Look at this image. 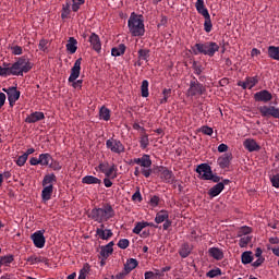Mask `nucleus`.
<instances>
[{
  "label": "nucleus",
  "mask_w": 279,
  "mask_h": 279,
  "mask_svg": "<svg viewBox=\"0 0 279 279\" xmlns=\"http://www.w3.org/2000/svg\"><path fill=\"white\" fill-rule=\"evenodd\" d=\"M221 270H220V268H217L216 270H210V271H208L207 274H206V277H208V278H216V277H219V276H221Z\"/></svg>",
  "instance_id": "52"
},
{
  "label": "nucleus",
  "mask_w": 279,
  "mask_h": 279,
  "mask_svg": "<svg viewBox=\"0 0 279 279\" xmlns=\"http://www.w3.org/2000/svg\"><path fill=\"white\" fill-rule=\"evenodd\" d=\"M53 160L49 153L40 154L39 155V165L41 167H49V163Z\"/></svg>",
  "instance_id": "29"
},
{
  "label": "nucleus",
  "mask_w": 279,
  "mask_h": 279,
  "mask_svg": "<svg viewBox=\"0 0 279 279\" xmlns=\"http://www.w3.org/2000/svg\"><path fill=\"white\" fill-rule=\"evenodd\" d=\"M34 64L29 62L28 58L21 57L15 63L11 66V75L23 76V73H29Z\"/></svg>",
  "instance_id": "5"
},
{
  "label": "nucleus",
  "mask_w": 279,
  "mask_h": 279,
  "mask_svg": "<svg viewBox=\"0 0 279 279\" xmlns=\"http://www.w3.org/2000/svg\"><path fill=\"white\" fill-rule=\"evenodd\" d=\"M132 201L137 203H141L143 201L140 187H137L136 192L132 195Z\"/></svg>",
  "instance_id": "50"
},
{
  "label": "nucleus",
  "mask_w": 279,
  "mask_h": 279,
  "mask_svg": "<svg viewBox=\"0 0 279 279\" xmlns=\"http://www.w3.org/2000/svg\"><path fill=\"white\" fill-rule=\"evenodd\" d=\"M159 203H160V197L157 196V195H154V196L150 198V202H149V204H150V206H151L153 208L158 207Z\"/></svg>",
  "instance_id": "54"
},
{
  "label": "nucleus",
  "mask_w": 279,
  "mask_h": 279,
  "mask_svg": "<svg viewBox=\"0 0 279 279\" xmlns=\"http://www.w3.org/2000/svg\"><path fill=\"white\" fill-rule=\"evenodd\" d=\"M126 46L124 44H120L118 47H113L111 50V56L114 58L122 57L125 53Z\"/></svg>",
  "instance_id": "27"
},
{
  "label": "nucleus",
  "mask_w": 279,
  "mask_h": 279,
  "mask_svg": "<svg viewBox=\"0 0 279 279\" xmlns=\"http://www.w3.org/2000/svg\"><path fill=\"white\" fill-rule=\"evenodd\" d=\"M10 63H3V66H0V76L7 77V75H12Z\"/></svg>",
  "instance_id": "40"
},
{
  "label": "nucleus",
  "mask_w": 279,
  "mask_h": 279,
  "mask_svg": "<svg viewBox=\"0 0 279 279\" xmlns=\"http://www.w3.org/2000/svg\"><path fill=\"white\" fill-rule=\"evenodd\" d=\"M172 96V89L171 88H163L162 89V98L159 99V104L160 105H165L167 102H169V99Z\"/></svg>",
  "instance_id": "32"
},
{
  "label": "nucleus",
  "mask_w": 279,
  "mask_h": 279,
  "mask_svg": "<svg viewBox=\"0 0 279 279\" xmlns=\"http://www.w3.org/2000/svg\"><path fill=\"white\" fill-rule=\"evenodd\" d=\"M27 155H22L19 156L17 159L15 160V165H17V167H25V162H27Z\"/></svg>",
  "instance_id": "48"
},
{
  "label": "nucleus",
  "mask_w": 279,
  "mask_h": 279,
  "mask_svg": "<svg viewBox=\"0 0 279 279\" xmlns=\"http://www.w3.org/2000/svg\"><path fill=\"white\" fill-rule=\"evenodd\" d=\"M134 163L141 167V172L145 178H149L153 173L151 166L153 160L149 157V154H144L141 158H135Z\"/></svg>",
  "instance_id": "6"
},
{
  "label": "nucleus",
  "mask_w": 279,
  "mask_h": 279,
  "mask_svg": "<svg viewBox=\"0 0 279 279\" xmlns=\"http://www.w3.org/2000/svg\"><path fill=\"white\" fill-rule=\"evenodd\" d=\"M99 118L104 121H110V109L106 107H101L99 109Z\"/></svg>",
  "instance_id": "38"
},
{
  "label": "nucleus",
  "mask_w": 279,
  "mask_h": 279,
  "mask_svg": "<svg viewBox=\"0 0 279 279\" xmlns=\"http://www.w3.org/2000/svg\"><path fill=\"white\" fill-rule=\"evenodd\" d=\"M223 192V184L217 183L208 190V195L210 198L218 197L220 193Z\"/></svg>",
  "instance_id": "22"
},
{
  "label": "nucleus",
  "mask_w": 279,
  "mask_h": 279,
  "mask_svg": "<svg viewBox=\"0 0 279 279\" xmlns=\"http://www.w3.org/2000/svg\"><path fill=\"white\" fill-rule=\"evenodd\" d=\"M253 98L256 102L268 104V102L272 101L274 95L271 92H269L267 89H263V90L254 93Z\"/></svg>",
  "instance_id": "13"
},
{
  "label": "nucleus",
  "mask_w": 279,
  "mask_h": 279,
  "mask_svg": "<svg viewBox=\"0 0 279 279\" xmlns=\"http://www.w3.org/2000/svg\"><path fill=\"white\" fill-rule=\"evenodd\" d=\"M270 182L275 189H279V173L270 178Z\"/></svg>",
  "instance_id": "58"
},
{
  "label": "nucleus",
  "mask_w": 279,
  "mask_h": 279,
  "mask_svg": "<svg viewBox=\"0 0 279 279\" xmlns=\"http://www.w3.org/2000/svg\"><path fill=\"white\" fill-rule=\"evenodd\" d=\"M14 263V255H5L0 257V266L1 267H10Z\"/></svg>",
  "instance_id": "35"
},
{
  "label": "nucleus",
  "mask_w": 279,
  "mask_h": 279,
  "mask_svg": "<svg viewBox=\"0 0 279 279\" xmlns=\"http://www.w3.org/2000/svg\"><path fill=\"white\" fill-rule=\"evenodd\" d=\"M205 92L204 84L199 83L195 77L190 81V88L187 89L190 97L204 95Z\"/></svg>",
  "instance_id": "10"
},
{
  "label": "nucleus",
  "mask_w": 279,
  "mask_h": 279,
  "mask_svg": "<svg viewBox=\"0 0 279 279\" xmlns=\"http://www.w3.org/2000/svg\"><path fill=\"white\" fill-rule=\"evenodd\" d=\"M243 146L246 150L248 151H257L260 149V145L257 144V142L251 137H247L244 142H243Z\"/></svg>",
  "instance_id": "17"
},
{
  "label": "nucleus",
  "mask_w": 279,
  "mask_h": 279,
  "mask_svg": "<svg viewBox=\"0 0 279 279\" xmlns=\"http://www.w3.org/2000/svg\"><path fill=\"white\" fill-rule=\"evenodd\" d=\"M220 49L219 45L217 43L207 41V43H198L195 44L193 47H191V50L194 56H199L202 53L203 56L213 58L215 57L216 52H218Z\"/></svg>",
  "instance_id": "2"
},
{
  "label": "nucleus",
  "mask_w": 279,
  "mask_h": 279,
  "mask_svg": "<svg viewBox=\"0 0 279 279\" xmlns=\"http://www.w3.org/2000/svg\"><path fill=\"white\" fill-rule=\"evenodd\" d=\"M78 49V41L74 37H71V53H75Z\"/></svg>",
  "instance_id": "53"
},
{
  "label": "nucleus",
  "mask_w": 279,
  "mask_h": 279,
  "mask_svg": "<svg viewBox=\"0 0 279 279\" xmlns=\"http://www.w3.org/2000/svg\"><path fill=\"white\" fill-rule=\"evenodd\" d=\"M109 167V162H100L98 168L101 173L106 175L107 169Z\"/></svg>",
  "instance_id": "60"
},
{
  "label": "nucleus",
  "mask_w": 279,
  "mask_h": 279,
  "mask_svg": "<svg viewBox=\"0 0 279 279\" xmlns=\"http://www.w3.org/2000/svg\"><path fill=\"white\" fill-rule=\"evenodd\" d=\"M96 234L98 238H100L102 241H109L111 236H113V232L110 229L105 230H96Z\"/></svg>",
  "instance_id": "28"
},
{
  "label": "nucleus",
  "mask_w": 279,
  "mask_h": 279,
  "mask_svg": "<svg viewBox=\"0 0 279 279\" xmlns=\"http://www.w3.org/2000/svg\"><path fill=\"white\" fill-rule=\"evenodd\" d=\"M116 216V211L110 204H106L102 207H94L88 213V217L96 221L97 223H104Z\"/></svg>",
  "instance_id": "1"
},
{
  "label": "nucleus",
  "mask_w": 279,
  "mask_h": 279,
  "mask_svg": "<svg viewBox=\"0 0 279 279\" xmlns=\"http://www.w3.org/2000/svg\"><path fill=\"white\" fill-rule=\"evenodd\" d=\"M118 246L120 250H126V247L130 246V240L128 239H121L119 242H118Z\"/></svg>",
  "instance_id": "51"
},
{
  "label": "nucleus",
  "mask_w": 279,
  "mask_h": 279,
  "mask_svg": "<svg viewBox=\"0 0 279 279\" xmlns=\"http://www.w3.org/2000/svg\"><path fill=\"white\" fill-rule=\"evenodd\" d=\"M71 4H69V2H66L65 4H63V10L61 13V19H69V15L71 14Z\"/></svg>",
  "instance_id": "46"
},
{
  "label": "nucleus",
  "mask_w": 279,
  "mask_h": 279,
  "mask_svg": "<svg viewBox=\"0 0 279 279\" xmlns=\"http://www.w3.org/2000/svg\"><path fill=\"white\" fill-rule=\"evenodd\" d=\"M83 184H101V180L94 175L83 177Z\"/></svg>",
  "instance_id": "37"
},
{
  "label": "nucleus",
  "mask_w": 279,
  "mask_h": 279,
  "mask_svg": "<svg viewBox=\"0 0 279 279\" xmlns=\"http://www.w3.org/2000/svg\"><path fill=\"white\" fill-rule=\"evenodd\" d=\"M149 146V135L148 134H144L141 136L140 140V147L142 149H146Z\"/></svg>",
  "instance_id": "43"
},
{
  "label": "nucleus",
  "mask_w": 279,
  "mask_h": 279,
  "mask_svg": "<svg viewBox=\"0 0 279 279\" xmlns=\"http://www.w3.org/2000/svg\"><path fill=\"white\" fill-rule=\"evenodd\" d=\"M88 272V266L83 267L77 279H86Z\"/></svg>",
  "instance_id": "61"
},
{
  "label": "nucleus",
  "mask_w": 279,
  "mask_h": 279,
  "mask_svg": "<svg viewBox=\"0 0 279 279\" xmlns=\"http://www.w3.org/2000/svg\"><path fill=\"white\" fill-rule=\"evenodd\" d=\"M169 218V211L168 210H159L155 217V223L161 225L165 223V221Z\"/></svg>",
  "instance_id": "23"
},
{
  "label": "nucleus",
  "mask_w": 279,
  "mask_h": 279,
  "mask_svg": "<svg viewBox=\"0 0 279 279\" xmlns=\"http://www.w3.org/2000/svg\"><path fill=\"white\" fill-rule=\"evenodd\" d=\"M160 178L163 182L168 184H172L175 181V177L172 170H169L167 168L161 171Z\"/></svg>",
  "instance_id": "19"
},
{
  "label": "nucleus",
  "mask_w": 279,
  "mask_h": 279,
  "mask_svg": "<svg viewBox=\"0 0 279 279\" xmlns=\"http://www.w3.org/2000/svg\"><path fill=\"white\" fill-rule=\"evenodd\" d=\"M156 278V274L153 271H146L144 274V279H155Z\"/></svg>",
  "instance_id": "63"
},
{
  "label": "nucleus",
  "mask_w": 279,
  "mask_h": 279,
  "mask_svg": "<svg viewBox=\"0 0 279 279\" xmlns=\"http://www.w3.org/2000/svg\"><path fill=\"white\" fill-rule=\"evenodd\" d=\"M252 233V229L250 227H242L238 230V236H250L248 234Z\"/></svg>",
  "instance_id": "44"
},
{
  "label": "nucleus",
  "mask_w": 279,
  "mask_h": 279,
  "mask_svg": "<svg viewBox=\"0 0 279 279\" xmlns=\"http://www.w3.org/2000/svg\"><path fill=\"white\" fill-rule=\"evenodd\" d=\"M50 169H53V171H60L62 169V166L58 161H51Z\"/></svg>",
  "instance_id": "62"
},
{
  "label": "nucleus",
  "mask_w": 279,
  "mask_h": 279,
  "mask_svg": "<svg viewBox=\"0 0 279 279\" xmlns=\"http://www.w3.org/2000/svg\"><path fill=\"white\" fill-rule=\"evenodd\" d=\"M199 179L203 181H213L214 183H221L222 178L218 174H214L211 167L207 162L199 163L196 168Z\"/></svg>",
  "instance_id": "4"
},
{
  "label": "nucleus",
  "mask_w": 279,
  "mask_h": 279,
  "mask_svg": "<svg viewBox=\"0 0 279 279\" xmlns=\"http://www.w3.org/2000/svg\"><path fill=\"white\" fill-rule=\"evenodd\" d=\"M129 32L132 36L142 37L145 35V25L142 15H136L134 12L129 17Z\"/></svg>",
  "instance_id": "3"
},
{
  "label": "nucleus",
  "mask_w": 279,
  "mask_h": 279,
  "mask_svg": "<svg viewBox=\"0 0 279 279\" xmlns=\"http://www.w3.org/2000/svg\"><path fill=\"white\" fill-rule=\"evenodd\" d=\"M268 57L272 60L279 61V47L269 46L268 47Z\"/></svg>",
  "instance_id": "36"
},
{
  "label": "nucleus",
  "mask_w": 279,
  "mask_h": 279,
  "mask_svg": "<svg viewBox=\"0 0 279 279\" xmlns=\"http://www.w3.org/2000/svg\"><path fill=\"white\" fill-rule=\"evenodd\" d=\"M82 61H83V59L81 57L78 60H76L74 62V65L71 69V83H72V86L74 87V89H81L82 85H83V80L76 81L81 74Z\"/></svg>",
  "instance_id": "8"
},
{
  "label": "nucleus",
  "mask_w": 279,
  "mask_h": 279,
  "mask_svg": "<svg viewBox=\"0 0 279 279\" xmlns=\"http://www.w3.org/2000/svg\"><path fill=\"white\" fill-rule=\"evenodd\" d=\"M31 239L35 245V247H38L39 250H43L45 247V231H36L31 235Z\"/></svg>",
  "instance_id": "14"
},
{
  "label": "nucleus",
  "mask_w": 279,
  "mask_h": 279,
  "mask_svg": "<svg viewBox=\"0 0 279 279\" xmlns=\"http://www.w3.org/2000/svg\"><path fill=\"white\" fill-rule=\"evenodd\" d=\"M145 221L143 222H137L135 228L133 229L134 234H141L142 230L145 229Z\"/></svg>",
  "instance_id": "49"
},
{
  "label": "nucleus",
  "mask_w": 279,
  "mask_h": 279,
  "mask_svg": "<svg viewBox=\"0 0 279 279\" xmlns=\"http://www.w3.org/2000/svg\"><path fill=\"white\" fill-rule=\"evenodd\" d=\"M202 132L206 134V136H213L214 130L213 128L205 125L202 128Z\"/></svg>",
  "instance_id": "59"
},
{
  "label": "nucleus",
  "mask_w": 279,
  "mask_h": 279,
  "mask_svg": "<svg viewBox=\"0 0 279 279\" xmlns=\"http://www.w3.org/2000/svg\"><path fill=\"white\" fill-rule=\"evenodd\" d=\"M232 159V153H225L218 158L217 163L221 169H226L230 167Z\"/></svg>",
  "instance_id": "16"
},
{
  "label": "nucleus",
  "mask_w": 279,
  "mask_h": 279,
  "mask_svg": "<svg viewBox=\"0 0 279 279\" xmlns=\"http://www.w3.org/2000/svg\"><path fill=\"white\" fill-rule=\"evenodd\" d=\"M49 45V40H47V39H41L40 41H39V45H38V47H39V50L40 51H47V49H48V46Z\"/></svg>",
  "instance_id": "55"
},
{
  "label": "nucleus",
  "mask_w": 279,
  "mask_h": 279,
  "mask_svg": "<svg viewBox=\"0 0 279 279\" xmlns=\"http://www.w3.org/2000/svg\"><path fill=\"white\" fill-rule=\"evenodd\" d=\"M240 238H241L239 241L240 247H246L252 241V236H250V235H244V236H240Z\"/></svg>",
  "instance_id": "45"
},
{
  "label": "nucleus",
  "mask_w": 279,
  "mask_h": 279,
  "mask_svg": "<svg viewBox=\"0 0 279 279\" xmlns=\"http://www.w3.org/2000/svg\"><path fill=\"white\" fill-rule=\"evenodd\" d=\"M193 70L195 75H201L204 71L203 65H198L196 62L193 63Z\"/></svg>",
  "instance_id": "56"
},
{
  "label": "nucleus",
  "mask_w": 279,
  "mask_h": 279,
  "mask_svg": "<svg viewBox=\"0 0 279 279\" xmlns=\"http://www.w3.org/2000/svg\"><path fill=\"white\" fill-rule=\"evenodd\" d=\"M193 246L189 244V242H184L183 245L179 250V255L181 258L186 259L189 255L192 253Z\"/></svg>",
  "instance_id": "20"
},
{
  "label": "nucleus",
  "mask_w": 279,
  "mask_h": 279,
  "mask_svg": "<svg viewBox=\"0 0 279 279\" xmlns=\"http://www.w3.org/2000/svg\"><path fill=\"white\" fill-rule=\"evenodd\" d=\"M106 148L117 155H121L125 151V146L123 143L114 137H110L106 141Z\"/></svg>",
  "instance_id": "11"
},
{
  "label": "nucleus",
  "mask_w": 279,
  "mask_h": 279,
  "mask_svg": "<svg viewBox=\"0 0 279 279\" xmlns=\"http://www.w3.org/2000/svg\"><path fill=\"white\" fill-rule=\"evenodd\" d=\"M254 260L252 251H244L241 255V262L244 265L251 264Z\"/></svg>",
  "instance_id": "33"
},
{
  "label": "nucleus",
  "mask_w": 279,
  "mask_h": 279,
  "mask_svg": "<svg viewBox=\"0 0 279 279\" xmlns=\"http://www.w3.org/2000/svg\"><path fill=\"white\" fill-rule=\"evenodd\" d=\"M112 253L113 248H110L107 245L100 247L99 254L102 256L104 259H108Z\"/></svg>",
  "instance_id": "41"
},
{
  "label": "nucleus",
  "mask_w": 279,
  "mask_h": 279,
  "mask_svg": "<svg viewBox=\"0 0 279 279\" xmlns=\"http://www.w3.org/2000/svg\"><path fill=\"white\" fill-rule=\"evenodd\" d=\"M209 256L214 258L215 260H222L225 258L223 251L220 250L219 247H210L208 250Z\"/></svg>",
  "instance_id": "21"
},
{
  "label": "nucleus",
  "mask_w": 279,
  "mask_h": 279,
  "mask_svg": "<svg viewBox=\"0 0 279 279\" xmlns=\"http://www.w3.org/2000/svg\"><path fill=\"white\" fill-rule=\"evenodd\" d=\"M51 195H53V185H44V190L41 192V197L45 202H49L51 199Z\"/></svg>",
  "instance_id": "26"
},
{
  "label": "nucleus",
  "mask_w": 279,
  "mask_h": 279,
  "mask_svg": "<svg viewBox=\"0 0 279 279\" xmlns=\"http://www.w3.org/2000/svg\"><path fill=\"white\" fill-rule=\"evenodd\" d=\"M85 4V0H72V10L73 12H78L81 5Z\"/></svg>",
  "instance_id": "47"
},
{
  "label": "nucleus",
  "mask_w": 279,
  "mask_h": 279,
  "mask_svg": "<svg viewBox=\"0 0 279 279\" xmlns=\"http://www.w3.org/2000/svg\"><path fill=\"white\" fill-rule=\"evenodd\" d=\"M26 260L29 265H36L38 263H48L49 259H47L45 256L32 255Z\"/></svg>",
  "instance_id": "25"
},
{
  "label": "nucleus",
  "mask_w": 279,
  "mask_h": 279,
  "mask_svg": "<svg viewBox=\"0 0 279 279\" xmlns=\"http://www.w3.org/2000/svg\"><path fill=\"white\" fill-rule=\"evenodd\" d=\"M45 120V113L43 111H35L26 117V123H38V121Z\"/></svg>",
  "instance_id": "18"
},
{
  "label": "nucleus",
  "mask_w": 279,
  "mask_h": 279,
  "mask_svg": "<svg viewBox=\"0 0 279 279\" xmlns=\"http://www.w3.org/2000/svg\"><path fill=\"white\" fill-rule=\"evenodd\" d=\"M118 168L117 166L113 163V166H111L110 168L108 167L105 173L106 178H110L111 180H116V178H118Z\"/></svg>",
  "instance_id": "34"
},
{
  "label": "nucleus",
  "mask_w": 279,
  "mask_h": 279,
  "mask_svg": "<svg viewBox=\"0 0 279 279\" xmlns=\"http://www.w3.org/2000/svg\"><path fill=\"white\" fill-rule=\"evenodd\" d=\"M57 181L56 174H46L43 180V186H53V183Z\"/></svg>",
  "instance_id": "31"
},
{
  "label": "nucleus",
  "mask_w": 279,
  "mask_h": 279,
  "mask_svg": "<svg viewBox=\"0 0 279 279\" xmlns=\"http://www.w3.org/2000/svg\"><path fill=\"white\" fill-rule=\"evenodd\" d=\"M245 80L248 89H252L259 83V78L257 77V75H254V77H245Z\"/></svg>",
  "instance_id": "42"
},
{
  "label": "nucleus",
  "mask_w": 279,
  "mask_h": 279,
  "mask_svg": "<svg viewBox=\"0 0 279 279\" xmlns=\"http://www.w3.org/2000/svg\"><path fill=\"white\" fill-rule=\"evenodd\" d=\"M195 8L197 10V13L205 17L204 31L207 34H209L213 29V22L210 20V13H209L208 9L205 8L204 0H197L195 3Z\"/></svg>",
  "instance_id": "7"
},
{
  "label": "nucleus",
  "mask_w": 279,
  "mask_h": 279,
  "mask_svg": "<svg viewBox=\"0 0 279 279\" xmlns=\"http://www.w3.org/2000/svg\"><path fill=\"white\" fill-rule=\"evenodd\" d=\"M149 57H150V51L147 48H141L137 51V60L140 61H149Z\"/></svg>",
  "instance_id": "30"
},
{
  "label": "nucleus",
  "mask_w": 279,
  "mask_h": 279,
  "mask_svg": "<svg viewBox=\"0 0 279 279\" xmlns=\"http://www.w3.org/2000/svg\"><path fill=\"white\" fill-rule=\"evenodd\" d=\"M258 111L264 119L272 118L279 120V107L264 105L258 107Z\"/></svg>",
  "instance_id": "9"
},
{
  "label": "nucleus",
  "mask_w": 279,
  "mask_h": 279,
  "mask_svg": "<svg viewBox=\"0 0 279 279\" xmlns=\"http://www.w3.org/2000/svg\"><path fill=\"white\" fill-rule=\"evenodd\" d=\"M138 267V262L135 258H129L126 264H124V271L129 275L131 271H133L135 268Z\"/></svg>",
  "instance_id": "24"
},
{
  "label": "nucleus",
  "mask_w": 279,
  "mask_h": 279,
  "mask_svg": "<svg viewBox=\"0 0 279 279\" xmlns=\"http://www.w3.org/2000/svg\"><path fill=\"white\" fill-rule=\"evenodd\" d=\"M170 227H172V220H170L169 218L163 222L162 225V229L163 230H168Z\"/></svg>",
  "instance_id": "64"
},
{
  "label": "nucleus",
  "mask_w": 279,
  "mask_h": 279,
  "mask_svg": "<svg viewBox=\"0 0 279 279\" xmlns=\"http://www.w3.org/2000/svg\"><path fill=\"white\" fill-rule=\"evenodd\" d=\"M3 93L8 95V101L11 108L21 99V92L16 87L2 88Z\"/></svg>",
  "instance_id": "12"
},
{
  "label": "nucleus",
  "mask_w": 279,
  "mask_h": 279,
  "mask_svg": "<svg viewBox=\"0 0 279 279\" xmlns=\"http://www.w3.org/2000/svg\"><path fill=\"white\" fill-rule=\"evenodd\" d=\"M88 41H89L90 48H92L94 51H96V52H98V53L101 52V50H102V44H101L100 37H99L97 34H95V33L90 34V35H89V38H88Z\"/></svg>",
  "instance_id": "15"
},
{
  "label": "nucleus",
  "mask_w": 279,
  "mask_h": 279,
  "mask_svg": "<svg viewBox=\"0 0 279 279\" xmlns=\"http://www.w3.org/2000/svg\"><path fill=\"white\" fill-rule=\"evenodd\" d=\"M11 51L13 56H22L23 54V48L21 46H13L11 48Z\"/></svg>",
  "instance_id": "57"
},
{
  "label": "nucleus",
  "mask_w": 279,
  "mask_h": 279,
  "mask_svg": "<svg viewBox=\"0 0 279 279\" xmlns=\"http://www.w3.org/2000/svg\"><path fill=\"white\" fill-rule=\"evenodd\" d=\"M141 93L144 98L149 97V81L144 80L141 86Z\"/></svg>",
  "instance_id": "39"
}]
</instances>
